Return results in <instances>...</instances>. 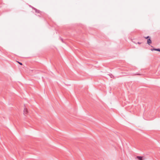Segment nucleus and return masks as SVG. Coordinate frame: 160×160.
Returning <instances> with one entry per match:
<instances>
[{"label":"nucleus","mask_w":160,"mask_h":160,"mask_svg":"<svg viewBox=\"0 0 160 160\" xmlns=\"http://www.w3.org/2000/svg\"><path fill=\"white\" fill-rule=\"evenodd\" d=\"M60 39L61 40L62 42H63V40L62 38L61 37H59Z\"/></svg>","instance_id":"1a4fd4ad"},{"label":"nucleus","mask_w":160,"mask_h":160,"mask_svg":"<svg viewBox=\"0 0 160 160\" xmlns=\"http://www.w3.org/2000/svg\"><path fill=\"white\" fill-rule=\"evenodd\" d=\"M33 9L35 11V12L38 13H40L41 12L39 10L35 8H33Z\"/></svg>","instance_id":"7ed1b4c3"},{"label":"nucleus","mask_w":160,"mask_h":160,"mask_svg":"<svg viewBox=\"0 0 160 160\" xmlns=\"http://www.w3.org/2000/svg\"><path fill=\"white\" fill-rule=\"evenodd\" d=\"M23 112H24V114H27L28 112L27 109L26 108H25L24 109Z\"/></svg>","instance_id":"20e7f679"},{"label":"nucleus","mask_w":160,"mask_h":160,"mask_svg":"<svg viewBox=\"0 0 160 160\" xmlns=\"http://www.w3.org/2000/svg\"><path fill=\"white\" fill-rule=\"evenodd\" d=\"M152 43V41L150 37L147 39V43L149 45H150Z\"/></svg>","instance_id":"f257e3e1"},{"label":"nucleus","mask_w":160,"mask_h":160,"mask_svg":"<svg viewBox=\"0 0 160 160\" xmlns=\"http://www.w3.org/2000/svg\"><path fill=\"white\" fill-rule=\"evenodd\" d=\"M143 38H145L146 39H148L149 38H150V37L149 36H148L147 37H143Z\"/></svg>","instance_id":"0eeeda50"},{"label":"nucleus","mask_w":160,"mask_h":160,"mask_svg":"<svg viewBox=\"0 0 160 160\" xmlns=\"http://www.w3.org/2000/svg\"><path fill=\"white\" fill-rule=\"evenodd\" d=\"M30 7L32 8L33 9V8H34L33 7L31 6H30Z\"/></svg>","instance_id":"f8f14e48"},{"label":"nucleus","mask_w":160,"mask_h":160,"mask_svg":"<svg viewBox=\"0 0 160 160\" xmlns=\"http://www.w3.org/2000/svg\"><path fill=\"white\" fill-rule=\"evenodd\" d=\"M135 75H141V74H140V73H137V74H135Z\"/></svg>","instance_id":"9b49d317"},{"label":"nucleus","mask_w":160,"mask_h":160,"mask_svg":"<svg viewBox=\"0 0 160 160\" xmlns=\"http://www.w3.org/2000/svg\"><path fill=\"white\" fill-rule=\"evenodd\" d=\"M109 75L110 76V77L111 78H113L114 77V76H113L112 75V74H109Z\"/></svg>","instance_id":"423d86ee"},{"label":"nucleus","mask_w":160,"mask_h":160,"mask_svg":"<svg viewBox=\"0 0 160 160\" xmlns=\"http://www.w3.org/2000/svg\"><path fill=\"white\" fill-rule=\"evenodd\" d=\"M151 51H158L160 52V48H151Z\"/></svg>","instance_id":"f03ea898"},{"label":"nucleus","mask_w":160,"mask_h":160,"mask_svg":"<svg viewBox=\"0 0 160 160\" xmlns=\"http://www.w3.org/2000/svg\"><path fill=\"white\" fill-rule=\"evenodd\" d=\"M137 158L139 160H142L143 157L142 156H138L137 157Z\"/></svg>","instance_id":"39448f33"},{"label":"nucleus","mask_w":160,"mask_h":160,"mask_svg":"<svg viewBox=\"0 0 160 160\" xmlns=\"http://www.w3.org/2000/svg\"><path fill=\"white\" fill-rule=\"evenodd\" d=\"M141 43H142L141 42H137V43H138V44H141Z\"/></svg>","instance_id":"9d476101"},{"label":"nucleus","mask_w":160,"mask_h":160,"mask_svg":"<svg viewBox=\"0 0 160 160\" xmlns=\"http://www.w3.org/2000/svg\"><path fill=\"white\" fill-rule=\"evenodd\" d=\"M18 62L20 65H22V63H21V62H18V61H17Z\"/></svg>","instance_id":"6e6552de"}]
</instances>
